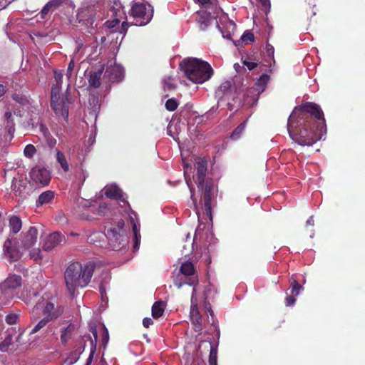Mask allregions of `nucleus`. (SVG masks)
I'll list each match as a JSON object with an SVG mask.
<instances>
[{"mask_svg": "<svg viewBox=\"0 0 365 365\" xmlns=\"http://www.w3.org/2000/svg\"><path fill=\"white\" fill-rule=\"evenodd\" d=\"M289 136L300 145L310 146L326 133L324 113L320 106L307 102L295 107L287 121Z\"/></svg>", "mask_w": 365, "mask_h": 365, "instance_id": "1", "label": "nucleus"}, {"mask_svg": "<svg viewBox=\"0 0 365 365\" xmlns=\"http://www.w3.org/2000/svg\"><path fill=\"white\" fill-rule=\"evenodd\" d=\"M197 170L195 181L199 191L201 192L200 202L210 220H212V205L217 195V187L212 178H206L207 162L205 159L199 158L195 163Z\"/></svg>", "mask_w": 365, "mask_h": 365, "instance_id": "2", "label": "nucleus"}, {"mask_svg": "<svg viewBox=\"0 0 365 365\" xmlns=\"http://www.w3.org/2000/svg\"><path fill=\"white\" fill-rule=\"evenodd\" d=\"M94 267L91 262H87L83 267L78 262L68 264L64 272V280L66 289L72 297H74L76 289L88 286L93 274Z\"/></svg>", "mask_w": 365, "mask_h": 365, "instance_id": "3", "label": "nucleus"}, {"mask_svg": "<svg viewBox=\"0 0 365 365\" xmlns=\"http://www.w3.org/2000/svg\"><path fill=\"white\" fill-rule=\"evenodd\" d=\"M56 298L49 297L48 295H43L36 302L31 312V319L32 322L42 319L34 327L30 334L38 332L43 328L50 321L56 319L63 313V308L56 305Z\"/></svg>", "mask_w": 365, "mask_h": 365, "instance_id": "4", "label": "nucleus"}, {"mask_svg": "<svg viewBox=\"0 0 365 365\" xmlns=\"http://www.w3.org/2000/svg\"><path fill=\"white\" fill-rule=\"evenodd\" d=\"M187 78L195 83L208 81L213 74V69L206 61L197 58H187L180 64Z\"/></svg>", "mask_w": 365, "mask_h": 365, "instance_id": "5", "label": "nucleus"}, {"mask_svg": "<svg viewBox=\"0 0 365 365\" xmlns=\"http://www.w3.org/2000/svg\"><path fill=\"white\" fill-rule=\"evenodd\" d=\"M124 226L125 222L121 219L114 223H107L105 225V235L114 250H120L128 242Z\"/></svg>", "mask_w": 365, "mask_h": 365, "instance_id": "6", "label": "nucleus"}, {"mask_svg": "<svg viewBox=\"0 0 365 365\" xmlns=\"http://www.w3.org/2000/svg\"><path fill=\"white\" fill-rule=\"evenodd\" d=\"M61 85H55L51 88V106L58 116H61L68 120L69 105L71 103L70 93L66 91L61 97L60 96Z\"/></svg>", "mask_w": 365, "mask_h": 365, "instance_id": "7", "label": "nucleus"}, {"mask_svg": "<svg viewBox=\"0 0 365 365\" xmlns=\"http://www.w3.org/2000/svg\"><path fill=\"white\" fill-rule=\"evenodd\" d=\"M130 15L133 18L135 26H142L148 24L153 16L152 6L143 3H134L130 9Z\"/></svg>", "mask_w": 365, "mask_h": 365, "instance_id": "8", "label": "nucleus"}, {"mask_svg": "<svg viewBox=\"0 0 365 365\" xmlns=\"http://www.w3.org/2000/svg\"><path fill=\"white\" fill-rule=\"evenodd\" d=\"M31 180L38 186H46L51 180V173L45 168L36 166L30 172Z\"/></svg>", "mask_w": 365, "mask_h": 365, "instance_id": "9", "label": "nucleus"}, {"mask_svg": "<svg viewBox=\"0 0 365 365\" xmlns=\"http://www.w3.org/2000/svg\"><path fill=\"white\" fill-rule=\"evenodd\" d=\"M21 286V277L16 274L10 275L0 284V294L12 296L13 290Z\"/></svg>", "mask_w": 365, "mask_h": 365, "instance_id": "10", "label": "nucleus"}, {"mask_svg": "<svg viewBox=\"0 0 365 365\" xmlns=\"http://www.w3.org/2000/svg\"><path fill=\"white\" fill-rule=\"evenodd\" d=\"M38 237V230L35 227H30L29 229L21 235L19 247L24 250H28L33 247Z\"/></svg>", "mask_w": 365, "mask_h": 365, "instance_id": "11", "label": "nucleus"}, {"mask_svg": "<svg viewBox=\"0 0 365 365\" xmlns=\"http://www.w3.org/2000/svg\"><path fill=\"white\" fill-rule=\"evenodd\" d=\"M172 279L174 285L178 289L184 285L195 287L199 282L198 277L187 276L179 271L173 273Z\"/></svg>", "mask_w": 365, "mask_h": 365, "instance_id": "12", "label": "nucleus"}, {"mask_svg": "<svg viewBox=\"0 0 365 365\" xmlns=\"http://www.w3.org/2000/svg\"><path fill=\"white\" fill-rule=\"evenodd\" d=\"M123 68L115 63L108 66L105 71V77L112 83L120 81L123 79Z\"/></svg>", "mask_w": 365, "mask_h": 365, "instance_id": "13", "label": "nucleus"}, {"mask_svg": "<svg viewBox=\"0 0 365 365\" xmlns=\"http://www.w3.org/2000/svg\"><path fill=\"white\" fill-rule=\"evenodd\" d=\"M104 71V65H99L98 67L93 68L88 75L89 86L98 88L101 85V76Z\"/></svg>", "mask_w": 365, "mask_h": 365, "instance_id": "14", "label": "nucleus"}, {"mask_svg": "<svg viewBox=\"0 0 365 365\" xmlns=\"http://www.w3.org/2000/svg\"><path fill=\"white\" fill-rule=\"evenodd\" d=\"M64 240V236L62 235L60 232H54L46 237L43 245V249L45 251H50L60 245Z\"/></svg>", "mask_w": 365, "mask_h": 365, "instance_id": "15", "label": "nucleus"}, {"mask_svg": "<svg viewBox=\"0 0 365 365\" xmlns=\"http://www.w3.org/2000/svg\"><path fill=\"white\" fill-rule=\"evenodd\" d=\"M190 316L191 322L195 327V331L200 332L202 330V320L197 304L191 305Z\"/></svg>", "mask_w": 365, "mask_h": 365, "instance_id": "16", "label": "nucleus"}, {"mask_svg": "<svg viewBox=\"0 0 365 365\" xmlns=\"http://www.w3.org/2000/svg\"><path fill=\"white\" fill-rule=\"evenodd\" d=\"M76 330V326L73 324H69L66 327H63L60 329V333H61V344L65 346L67 344L68 340L71 338L73 332Z\"/></svg>", "mask_w": 365, "mask_h": 365, "instance_id": "17", "label": "nucleus"}, {"mask_svg": "<svg viewBox=\"0 0 365 365\" xmlns=\"http://www.w3.org/2000/svg\"><path fill=\"white\" fill-rule=\"evenodd\" d=\"M55 197V192L52 190H46L43 192L38 196L36 202V207H41L43 205L50 204L52 202Z\"/></svg>", "mask_w": 365, "mask_h": 365, "instance_id": "18", "label": "nucleus"}, {"mask_svg": "<svg viewBox=\"0 0 365 365\" xmlns=\"http://www.w3.org/2000/svg\"><path fill=\"white\" fill-rule=\"evenodd\" d=\"M90 331L93 335L94 340H91V353L88 358L87 359L86 365H91L93 361V355L96 349V344L98 340V331L96 326L91 327Z\"/></svg>", "mask_w": 365, "mask_h": 365, "instance_id": "19", "label": "nucleus"}, {"mask_svg": "<svg viewBox=\"0 0 365 365\" xmlns=\"http://www.w3.org/2000/svg\"><path fill=\"white\" fill-rule=\"evenodd\" d=\"M105 195L111 199L118 200L123 197V192L118 186L111 185L106 187Z\"/></svg>", "mask_w": 365, "mask_h": 365, "instance_id": "20", "label": "nucleus"}, {"mask_svg": "<svg viewBox=\"0 0 365 365\" xmlns=\"http://www.w3.org/2000/svg\"><path fill=\"white\" fill-rule=\"evenodd\" d=\"M178 271L187 276L198 277L194 264L188 260L182 263Z\"/></svg>", "mask_w": 365, "mask_h": 365, "instance_id": "21", "label": "nucleus"}, {"mask_svg": "<svg viewBox=\"0 0 365 365\" xmlns=\"http://www.w3.org/2000/svg\"><path fill=\"white\" fill-rule=\"evenodd\" d=\"M232 91V83L230 81H225L220 86L217 91V95L219 98H222L223 97L231 94Z\"/></svg>", "mask_w": 365, "mask_h": 365, "instance_id": "22", "label": "nucleus"}, {"mask_svg": "<svg viewBox=\"0 0 365 365\" xmlns=\"http://www.w3.org/2000/svg\"><path fill=\"white\" fill-rule=\"evenodd\" d=\"M262 53L264 56L267 58L265 59V61L269 67H271L272 61H273L274 64L275 63L274 58V48L272 45L267 43Z\"/></svg>", "mask_w": 365, "mask_h": 365, "instance_id": "23", "label": "nucleus"}, {"mask_svg": "<svg viewBox=\"0 0 365 365\" xmlns=\"http://www.w3.org/2000/svg\"><path fill=\"white\" fill-rule=\"evenodd\" d=\"M22 227L21 220L16 216L13 215L9 218V228L11 232L14 234L18 233Z\"/></svg>", "mask_w": 365, "mask_h": 365, "instance_id": "24", "label": "nucleus"}, {"mask_svg": "<svg viewBox=\"0 0 365 365\" xmlns=\"http://www.w3.org/2000/svg\"><path fill=\"white\" fill-rule=\"evenodd\" d=\"M269 81V76L267 74H262L260 76L257 81L255 84V88L259 93L263 92L266 88L267 84Z\"/></svg>", "mask_w": 365, "mask_h": 365, "instance_id": "25", "label": "nucleus"}, {"mask_svg": "<svg viewBox=\"0 0 365 365\" xmlns=\"http://www.w3.org/2000/svg\"><path fill=\"white\" fill-rule=\"evenodd\" d=\"M165 310V306L162 301L155 302L152 307V316L155 319L160 317Z\"/></svg>", "mask_w": 365, "mask_h": 365, "instance_id": "26", "label": "nucleus"}, {"mask_svg": "<svg viewBox=\"0 0 365 365\" xmlns=\"http://www.w3.org/2000/svg\"><path fill=\"white\" fill-rule=\"evenodd\" d=\"M56 157L57 162L59 163L63 170L66 173L68 172L69 170V164L64 153L58 150H56Z\"/></svg>", "mask_w": 365, "mask_h": 365, "instance_id": "27", "label": "nucleus"}, {"mask_svg": "<svg viewBox=\"0 0 365 365\" xmlns=\"http://www.w3.org/2000/svg\"><path fill=\"white\" fill-rule=\"evenodd\" d=\"M247 120L241 123L235 130L232 131L230 135V138L233 140H237L240 138L242 134L245 130Z\"/></svg>", "mask_w": 365, "mask_h": 365, "instance_id": "28", "label": "nucleus"}, {"mask_svg": "<svg viewBox=\"0 0 365 365\" xmlns=\"http://www.w3.org/2000/svg\"><path fill=\"white\" fill-rule=\"evenodd\" d=\"M210 354H209V365H217V346L210 343Z\"/></svg>", "mask_w": 365, "mask_h": 365, "instance_id": "29", "label": "nucleus"}, {"mask_svg": "<svg viewBox=\"0 0 365 365\" xmlns=\"http://www.w3.org/2000/svg\"><path fill=\"white\" fill-rule=\"evenodd\" d=\"M198 19L197 22L200 24V27L202 29H205L209 25L210 21V14H207L206 11L198 12Z\"/></svg>", "mask_w": 365, "mask_h": 365, "instance_id": "30", "label": "nucleus"}, {"mask_svg": "<svg viewBox=\"0 0 365 365\" xmlns=\"http://www.w3.org/2000/svg\"><path fill=\"white\" fill-rule=\"evenodd\" d=\"M289 284L291 294L295 296H298L299 294V292L303 289L302 286L300 285L297 280H296L294 277H291L289 279Z\"/></svg>", "mask_w": 365, "mask_h": 365, "instance_id": "31", "label": "nucleus"}, {"mask_svg": "<svg viewBox=\"0 0 365 365\" xmlns=\"http://www.w3.org/2000/svg\"><path fill=\"white\" fill-rule=\"evenodd\" d=\"M4 118L6 120V127L8 128L9 132L11 133L14 131V123L12 119V114L11 111H6L4 113Z\"/></svg>", "mask_w": 365, "mask_h": 365, "instance_id": "32", "label": "nucleus"}, {"mask_svg": "<svg viewBox=\"0 0 365 365\" xmlns=\"http://www.w3.org/2000/svg\"><path fill=\"white\" fill-rule=\"evenodd\" d=\"M12 99L19 103L21 106H27L29 103V101L26 96L21 93H13L11 96Z\"/></svg>", "mask_w": 365, "mask_h": 365, "instance_id": "33", "label": "nucleus"}, {"mask_svg": "<svg viewBox=\"0 0 365 365\" xmlns=\"http://www.w3.org/2000/svg\"><path fill=\"white\" fill-rule=\"evenodd\" d=\"M83 349H84V348ZM83 350H81V349L80 348L79 350H76L74 351L71 352L69 357H68L65 360V362L68 364H72L75 363L78 359L79 356L83 352Z\"/></svg>", "mask_w": 365, "mask_h": 365, "instance_id": "34", "label": "nucleus"}, {"mask_svg": "<svg viewBox=\"0 0 365 365\" xmlns=\"http://www.w3.org/2000/svg\"><path fill=\"white\" fill-rule=\"evenodd\" d=\"M13 343V336L11 334H9L5 337L4 340L0 344V351L2 352H6L8 351L9 347Z\"/></svg>", "mask_w": 365, "mask_h": 365, "instance_id": "35", "label": "nucleus"}, {"mask_svg": "<svg viewBox=\"0 0 365 365\" xmlns=\"http://www.w3.org/2000/svg\"><path fill=\"white\" fill-rule=\"evenodd\" d=\"M48 3L52 10H56L63 4L68 5L71 1L70 0H51Z\"/></svg>", "mask_w": 365, "mask_h": 365, "instance_id": "36", "label": "nucleus"}, {"mask_svg": "<svg viewBox=\"0 0 365 365\" xmlns=\"http://www.w3.org/2000/svg\"><path fill=\"white\" fill-rule=\"evenodd\" d=\"M178 104V101L175 98H172L166 101L165 106L168 111L172 112L177 109Z\"/></svg>", "mask_w": 365, "mask_h": 365, "instance_id": "37", "label": "nucleus"}, {"mask_svg": "<svg viewBox=\"0 0 365 365\" xmlns=\"http://www.w3.org/2000/svg\"><path fill=\"white\" fill-rule=\"evenodd\" d=\"M108 341H109L108 330L104 325H103L101 327V342L104 347H106Z\"/></svg>", "mask_w": 365, "mask_h": 365, "instance_id": "38", "label": "nucleus"}, {"mask_svg": "<svg viewBox=\"0 0 365 365\" xmlns=\"http://www.w3.org/2000/svg\"><path fill=\"white\" fill-rule=\"evenodd\" d=\"M36 152L35 146L32 144L27 145L24 150V155L29 158H32Z\"/></svg>", "mask_w": 365, "mask_h": 365, "instance_id": "39", "label": "nucleus"}, {"mask_svg": "<svg viewBox=\"0 0 365 365\" xmlns=\"http://www.w3.org/2000/svg\"><path fill=\"white\" fill-rule=\"evenodd\" d=\"M187 244L182 245V250H181L182 255L185 257L187 256L190 253L193 251V243L190 240L189 242H185Z\"/></svg>", "mask_w": 365, "mask_h": 365, "instance_id": "40", "label": "nucleus"}, {"mask_svg": "<svg viewBox=\"0 0 365 365\" xmlns=\"http://www.w3.org/2000/svg\"><path fill=\"white\" fill-rule=\"evenodd\" d=\"M241 40L245 42H253L255 41L254 34L250 31H245L241 37Z\"/></svg>", "mask_w": 365, "mask_h": 365, "instance_id": "41", "label": "nucleus"}, {"mask_svg": "<svg viewBox=\"0 0 365 365\" xmlns=\"http://www.w3.org/2000/svg\"><path fill=\"white\" fill-rule=\"evenodd\" d=\"M29 256L30 258L33 259L34 261H38L42 259L40 249H33L30 251Z\"/></svg>", "mask_w": 365, "mask_h": 365, "instance_id": "42", "label": "nucleus"}, {"mask_svg": "<svg viewBox=\"0 0 365 365\" xmlns=\"http://www.w3.org/2000/svg\"><path fill=\"white\" fill-rule=\"evenodd\" d=\"M19 319V315L16 314H8L6 317V322L7 324H14L17 322V320Z\"/></svg>", "mask_w": 365, "mask_h": 365, "instance_id": "43", "label": "nucleus"}, {"mask_svg": "<svg viewBox=\"0 0 365 365\" xmlns=\"http://www.w3.org/2000/svg\"><path fill=\"white\" fill-rule=\"evenodd\" d=\"M6 255L10 258L11 261H17L21 257L19 252L16 250H12L10 253Z\"/></svg>", "mask_w": 365, "mask_h": 365, "instance_id": "44", "label": "nucleus"}, {"mask_svg": "<svg viewBox=\"0 0 365 365\" xmlns=\"http://www.w3.org/2000/svg\"><path fill=\"white\" fill-rule=\"evenodd\" d=\"M297 296L293 295L292 294H291V295L287 296L285 298L286 306L289 307V306L294 305L295 304V302H296V298H295Z\"/></svg>", "mask_w": 365, "mask_h": 365, "instance_id": "45", "label": "nucleus"}, {"mask_svg": "<svg viewBox=\"0 0 365 365\" xmlns=\"http://www.w3.org/2000/svg\"><path fill=\"white\" fill-rule=\"evenodd\" d=\"M262 6V10L267 12L270 9L269 0H258Z\"/></svg>", "mask_w": 365, "mask_h": 365, "instance_id": "46", "label": "nucleus"}, {"mask_svg": "<svg viewBox=\"0 0 365 365\" xmlns=\"http://www.w3.org/2000/svg\"><path fill=\"white\" fill-rule=\"evenodd\" d=\"M39 130L42 133L43 137H49L51 133L48 128L43 123H40Z\"/></svg>", "mask_w": 365, "mask_h": 365, "instance_id": "47", "label": "nucleus"}, {"mask_svg": "<svg viewBox=\"0 0 365 365\" xmlns=\"http://www.w3.org/2000/svg\"><path fill=\"white\" fill-rule=\"evenodd\" d=\"M46 143L49 148H53L56 144V140L50 134L49 137H45Z\"/></svg>", "mask_w": 365, "mask_h": 365, "instance_id": "48", "label": "nucleus"}, {"mask_svg": "<svg viewBox=\"0 0 365 365\" xmlns=\"http://www.w3.org/2000/svg\"><path fill=\"white\" fill-rule=\"evenodd\" d=\"M11 245H12L11 240L7 239L5 241L4 245V251H5L6 254L10 253V251H11L13 250L11 247Z\"/></svg>", "mask_w": 365, "mask_h": 365, "instance_id": "49", "label": "nucleus"}, {"mask_svg": "<svg viewBox=\"0 0 365 365\" xmlns=\"http://www.w3.org/2000/svg\"><path fill=\"white\" fill-rule=\"evenodd\" d=\"M243 64L247 67L249 70H253L255 68L257 67V63L255 61H250L248 60H245L243 61Z\"/></svg>", "mask_w": 365, "mask_h": 365, "instance_id": "50", "label": "nucleus"}, {"mask_svg": "<svg viewBox=\"0 0 365 365\" xmlns=\"http://www.w3.org/2000/svg\"><path fill=\"white\" fill-rule=\"evenodd\" d=\"M52 10L51 7L49 6V4L47 2L45 6L43 7L41 11V17L44 18L46 15L48 14V12Z\"/></svg>", "mask_w": 365, "mask_h": 365, "instance_id": "51", "label": "nucleus"}, {"mask_svg": "<svg viewBox=\"0 0 365 365\" xmlns=\"http://www.w3.org/2000/svg\"><path fill=\"white\" fill-rule=\"evenodd\" d=\"M54 77L58 85H61L62 83L63 74L61 71H55Z\"/></svg>", "mask_w": 365, "mask_h": 365, "instance_id": "52", "label": "nucleus"}, {"mask_svg": "<svg viewBox=\"0 0 365 365\" xmlns=\"http://www.w3.org/2000/svg\"><path fill=\"white\" fill-rule=\"evenodd\" d=\"M74 66H75L74 61L73 60H71L70 61V63H68V66L67 68L66 75H67L68 78H70L71 76Z\"/></svg>", "mask_w": 365, "mask_h": 365, "instance_id": "53", "label": "nucleus"}, {"mask_svg": "<svg viewBox=\"0 0 365 365\" xmlns=\"http://www.w3.org/2000/svg\"><path fill=\"white\" fill-rule=\"evenodd\" d=\"M170 81H171L170 78H168L164 80V86L168 90H172V89L175 88L174 84L173 83H171Z\"/></svg>", "mask_w": 365, "mask_h": 365, "instance_id": "54", "label": "nucleus"}, {"mask_svg": "<svg viewBox=\"0 0 365 365\" xmlns=\"http://www.w3.org/2000/svg\"><path fill=\"white\" fill-rule=\"evenodd\" d=\"M140 234L134 235V246L133 248L135 250L138 249L140 245Z\"/></svg>", "mask_w": 365, "mask_h": 365, "instance_id": "55", "label": "nucleus"}, {"mask_svg": "<svg viewBox=\"0 0 365 365\" xmlns=\"http://www.w3.org/2000/svg\"><path fill=\"white\" fill-rule=\"evenodd\" d=\"M153 324V321L151 318L145 317L143 320V324L145 328H148Z\"/></svg>", "mask_w": 365, "mask_h": 365, "instance_id": "56", "label": "nucleus"}, {"mask_svg": "<svg viewBox=\"0 0 365 365\" xmlns=\"http://www.w3.org/2000/svg\"><path fill=\"white\" fill-rule=\"evenodd\" d=\"M89 103H90V104L93 103L94 106H96L98 104V96H93V95L89 97Z\"/></svg>", "mask_w": 365, "mask_h": 365, "instance_id": "57", "label": "nucleus"}, {"mask_svg": "<svg viewBox=\"0 0 365 365\" xmlns=\"http://www.w3.org/2000/svg\"><path fill=\"white\" fill-rule=\"evenodd\" d=\"M128 28V24L125 21H123L121 24V28H120V32L125 34L127 32Z\"/></svg>", "mask_w": 365, "mask_h": 365, "instance_id": "58", "label": "nucleus"}, {"mask_svg": "<svg viewBox=\"0 0 365 365\" xmlns=\"http://www.w3.org/2000/svg\"><path fill=\"white\" fill-rule=\"evenodd\" d=\"M314 220L313 216H311L309 217V219L306 222L307 226H314Z\"/></svg>", "mask_w": 365, "mask_h": 365, "instance_id": "59", "label": "nucleus"}, {"mask_svg": "<svg viewBox=\"0 0 365 365\" xmlns=\"http://www.w3.org/2000/svg\"><path fill=\"white\" fill-rule=\"evenodd\" d=\"M6 91V87L3 84H0V98L2 97Z\"/></svg>", "mask_w": 365, "mask_h": 365, "instance_id": "60", "label": "nucleus"}, {"mask_svg": "<svg viewBox=\"0 0 365 365\" xmlns=\"http://www.w3.org/2000/svg\"><path fill=\"white\" fill-rule=\"evenodd\" d=\"M133 232L134 235H139L140 233V230L135 224L133 225Z\"/></svg>", "mask_w": 365, "mask_h": 365, "instance_id": "61", "label": "nucleus"}, {"mask_svg": "<svg viewBox=\"0 0 365 365\" xmlns=\"http://www.w3.org/2000/svg\"><path fill=\"white\" fill-rule=\"evenodd\" d=\"M197 1L202 5L210 4V0H197Z\"/></svg>", "mask_w": 365, "mask_h": 365, "instance_id": "62", "label": "nucleus"}, {"mask_svg": "<svg viewBox=\"0 0 365 365\" xmlns=\"http://www.w3.org/2000/svg\"><path fill=\"white\" fill-rule=\"evenodd\" d=\"M191 198H192V201L194 202L195 206L197 207V205H196L197 200H196V198L194 197L193 194L191 195Z\"/></svg>", "mask_w": 365, "mask_h": 365, "instance_id": "63", "label": "nucleus"}, {"mask_svg": "<svg viewBox=\"0 0 365 365\" xmlns=\"http://www.w3.org/2000/svg\"><path fill=\"white\" fill-rule=\"evenodd\" d=\"M70 235L73 236V237H76V236H78V235H79V234H78V233H76V232H71L70 233Z\"/></svg>", "mask_w": 365, "mask_h": 365, "instance_id": "64", "label": "nucleus"}]
</instances>
